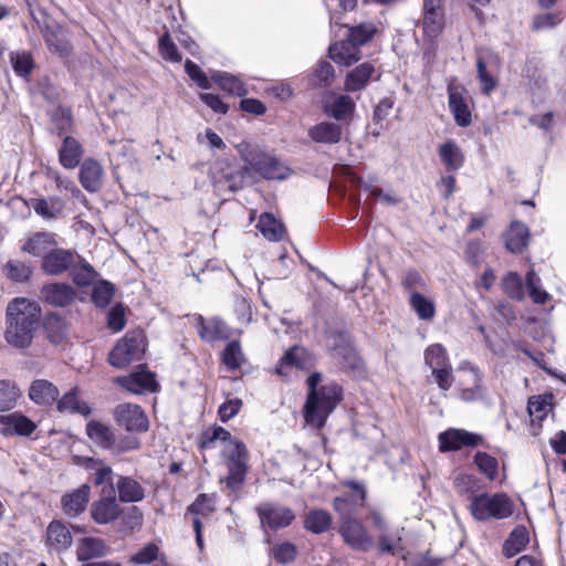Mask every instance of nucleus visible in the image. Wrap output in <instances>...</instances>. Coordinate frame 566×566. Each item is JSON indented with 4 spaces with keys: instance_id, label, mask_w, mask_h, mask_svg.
Instances as JSON below:
<instances>
[{
    "instance_id": "nucleus-44",
    "label": "nucleus",
    "mask_w": 566,
    "mask_h": 566,
    "mask_svg": "<svg viewBox=\"0 0 566 566\" xmlns=\"http://www.w3.org/2000/svg\"><path fill=\"white\" fill-rule=\"evenodd\" d=\"M410 306L420 319L431 321L436 315L434 303L418 292H411Z\"/></svg>"
},
{
    "instance_id": "nucleus-48",
    "label": "nucleus",
    "mask_w": 566,
    "mask_h": 566,
    "mask_svg": "<svg viewBox=\"0 0 566 566\" xmlns=\"http://www.w3.org/2000/svg\"><path fill=\"white\" fill-rule=\"evenodd\" d=\"M256 227L261 233L270 241H279L282 239V224L269 213H264L260 217Z\"/></svg>"
},
{
    "instance_id": "nucleus-36",
    "label": "nucleus",
    "mask_w": 566,
    "mask_h": 566,
    "mask_svg": "<svg viewBox=\"0 0 566 566\" xmlns=\"http://www.w3.org/2000/svg\"><path fill=\"white\" fill-rule=\"evenodd\" d=\"M439 157L449 171H457L464 164V155L459 145L452 139L440 145Z\"/></svg>"
},
{
    "instance_id": "nucleus-41",
    "label": "nucleus",
    "mask_w": 566,
    "mask_h": 566,
    "mask_svg": "<svg viewBox=\"0 0 566 566\" xmlns=\"http://www.w3.org/2000/svg\"><path fill=\"white\" fill-rule=\"evenodd\" d=\"M332 525V516L327 511L313 510L305 517V528L314 534L327 532Z\"/></svg>"
},
{
    "instance_id": "nucleus-58",
    "label": "nucleus",
    "mask_w": 566,
    "mask_h": 566,
    "mask_svg": "<svg viewBox=\"0 0 566 566\" xmlns=\"http://www.w3.org/2000/svg\"><path fill=\"white\" fill-rule=\"evenodd\" d=\"M474 463L489 480H495L497 475V460L486 452H478L474 457Z\"/></svg>"
},
{
    "instance_id": "nucleus-31",
    "label": "nucleus",
    "mask_w": 566,
    "mask_h": 566,
    "mask_svg": "<svg viewBox=\"0 0 566 566\" xmlns=\"http://www.w3.org/2000/svg\"><path fill=\"white\" fill-rule=\"evenodd\" d=\"M374 73L375 67L368 62L357 65L346 75L344 90L349 93L361 91L367 86Z\"/></svg>"
},
{
    "instance_id": "nucleus-49",
    "label": "nucleus",
    "mask_w": 566,
    "mask_h": 566,
    "mask_svg": "<svg viewBox=\"0 0 566 566\" xmlns=\"http://www.w3.org/2000/svg\"><path fill=\"white\" fill-rule=\"evenodd\" d=\"M44 329L52 343H61L65 337V322L56 314H51L45 317Z\"/></svg>"
},
{
    "instance_id": "nucleus-7",
    "label": "nucleus",
    "mask_w": 566,
    "mask_h": 566,
    "mask_svg": "<svg viewBox=\"0 0 566 566\" xmlns=\"http://www.w3.org/2000/svg\"><path fill=\"white\" fill-rule=\"evenodd\" d=\"M223 454L228 467L227 485L232 490H237L245 480L249 452L245 444L241 441L230 442V444L224 446Z\"/></svg>"
},
{
    "instance_id": "nucleus-60",
    "label": "nucleus",
    "mask_w": 566,
    "mask_h": 566,
    "mask_svg": "<svg viewBox=\"0 0 566 566\" xmlns=\"http://www.w3.org/2000/svg\"><path fill=\"white\" fill-rule=\"evenodd\" d=\"M11 63L14 72L20 76H28L33 67V59L29 52L11 53Z\"/></svg>"
},
{
    "instance_id": "nucleus-39",
    "label": "nucleus",
    "mask_w": 566,
    "mask_h": 566,
    "mask_svg": "<svg viewBox=\"0 0 566 566\" xmlns=\"http://www.w3.org/2000/svg\"><path fill=\"white\" fill-rule=\"evenodd\" d=\"M86 433L94 443L104 449L114 444L115 437L112 429L99 421L91 420L86 424Z\"/></svg>"
},
{
    "instance_id": "nucleus-30",
    "label": "nucleus",
    "mask_w": 566,
    "mask_h": 566,
    "mask_svg": "<svg viewBox=\"0 0 566 566\" xmlns=\"http://www.w3.org/2000/svg\"><path fill=\"white\" fill-rule=\"evenodd\" d=\"M84 150L80 142L66 136L59 149V161L65 169H74L78 166Z\"/></svg>"
},
{
    "instance_id": "nucleus-12",
    "label": "nucleus",
    "mask_w": 566,
    "mask_h": 566,
    "mask_svg": "<svg viewBox=\"0 0 566 566\" xmlns=\"http://www.w3.org/2000/svg\"><path fill=\"white\" fill-rule=\"evenodd\" d=\"M77 261V253L67 249H52L42 258L41 269L48 275L57 276L66 271Z\"/></svg>"
},
{
    "instance_id": "nucleus-62",
    "label": "nucleus",
    "mask_w": 566,
    "mask_h": 566,
    "mask_svg": "<svg viewBox=\"0 0 566 566\" xmlns=\"http://www.w3.org/2000/svg\"><path fill=\"white\" fill-rule=\"evenodd\" d=\"M297 549L295 545L289 542L276 544L272 548V556L280 564H287L295 559Z\"/></svg>"
},
{
    "instance_id": "nucleus-61",
    "label": "nucleus",
    "mask_w": 566,
    "mask_h": 566,
    "mask_svg": "<svg viewBox=\"0 0 566 566\" xmlns=\"http://www.w3.org/2000/svg\"><path fill=\"white\" fill-rule=\"evenodd\" d=\"M6 275L15 282H24L31 275V268L20 261H9L4 265Z\"/></svg>"
},
{
    "instance_id": "nucleus-27",
    "label": "nucleus",
    "mask_w": 566,
    "mask_h": 566,
    "mask_svg": "<svg viewBox=\"0 0 566 566\" xmlns=\"http://www.w3.org/2000/svg\"><path fill=\"white\" fill-rule=\"evenodd\" d=\"M314 358L308 350L301 346H293L281 358L276 371L280 375H284V368L286 366H293L298 369H308L313 366Z\"/></svg>"
},
{
    "instance_id": "nucleus-9",
    "label": "nucleus",
    "mask_w": 566,
    "mask_h": 566,
    "mask_svg": "<svg viewBox=\"0 0 566 566\" xmlns=\"http://www.w3.org/2000/svg\"><path fill=\"white\" fill-rule=\"evenodd\" d=\"M116 423L130 432H146L148 418L145 411L134 403H120L114 409Z\"/></svg>"
},
{
    "instance_id": "nucleus-56",
    "label": "nucleus",
    "mask_w": 566,
    "mask_h": 566,
    "mask_svg": "<svg viewBox=\"0 0 566 566\" xmlns=\"http://www.w3.org/2000/svg\"><path fill=\"white\" fill-rule=\"evenodd\" d=\"M114 296V286L107 281L98 282L92 293V301L97 307H106Z\"/></svg>"
},
{
    "instance_id": "nucleus-5",
    "label": "nucleus",
    "mask_w": 566,
    "mask_h": 566,
    "mask_svg": "<svg viewBox=\"0 0 566 566\" xmlns=\"http://www.w3.org/2000/svg\"><path fill=\"white\" fill-rule=\"evenodd\" d=\"M145 348V336L142 331L127 332L109 353L108 361L116 368H124L133 361L140 360Z\"/></svg>"
},
{
    "instance_id": "nucleus-64",
    "label": "nucleus",
    "mask_w": 566,
    "mask_h": 566,
    "mask_svg": "<svg viewBox=\"0 0 566 566\" xmlns=\"http://www.w3.org/2000/svg\"><path fill=\"white\" fill-rule=\"evenodd\" d=\"M188 510L196 516H208L214 511L213 500L207 494H199Z\"/></svg>"
},
{
    "instance_id": "nucleus-43",
    "label": "nucleus",
    "mask_w": 566,
    "mask_h": 566,
    "mask_svg": "<svg viewBox=\"0 0 566 566\" xmlns=\"http://www.w3.org/2000/svg\"><path fill=\"white\" fill-rule=\"evenodd\" d=\"M444 27V13L441 11L423 12L422 29L424 35L433 40L441 34Z\"/></svg>"
},
{
    "instance_id": "nucleus-24",
    "label": "nucleus",
    "mask_w": 566,
    "mask_h": 566,
    "mask_svg": "<svg viewBox=\"0 0 566 566\" xmlns=\"http://www.w3.org/2000/svg\"><path fill=\"white\" fill-rule=\"evenodd\" d=\"M43 38L49 50L60 57H67L72 53L69 35L60 25L46 27Z\"/></svg>"
},
{
    "instance_id": "nucleus-59",
    "label": "nucleus",
    "mask_w": 566,
    "mask_h": 566,
    "mask_svg": "<svg viewBox=\"0 0 566 566\" xmlns=\"http://www.w3.org/2000/svg\"><path fill=\"white\" fill-rule=\"evenodd\" d=\"M46 177L48 179L54 181L55 187L59 191H67L74 198H78L82 195L81 190L76 187V185L71 179L63 177L60 171L50 168L46 171Z\"/></svg>"
},
{
    "instance_id": "nucleus-22",
    "label": "nucleus",
    "mask_w": 566,
    "mask_h": 566,
    "mask_svg": "<svg viewBox=\"0 0 566 566\" xmlns=\"http://www.w3.org/2000/svg\"><path fill=\"white\" fill-rule=\"evenodd\" d=\"M0 424L3 426V434H18L28 437L32 434L36 429L35 422L20 412L1 415Z\"/></svg>"
},
{
    "instance_id": "nucleus-32",
    "label": "nucleus",
    "mask_w": 566,
    "mask_h": 566,
    "mask_svg": "<svg viewBox=\"0 0 566 566\" xmlns=\"http://www.w3.org/2000/svg\"><path fill=\"white\" fill-rule=\"evenodd\" d=\"M118 384L133 394L144 390L154 391L157 387L155 376L150 371H136L127 377L118 378Z\"/></svg>"
},
{
    "instance_id": "nucleus-20",
    "label": "nucleus",
    "mask_w": 566,
    "mask_h": 566,
    "mask_svg": "<svg viewBox=\"0 0 566 566\" xmlns=\"http://www.w3.org/2000/svg\"><path fill=\"white\" fill-rule=\"evenodd\" d=\"M78 179L85 190L97 192L103 186L104 169L97 160L87 158L81 166Z\"/></svg>"
},
{
    "instance_id": "nucleus-35",
    "label": "nucleus",
    "mask_w": 566,
    "mask_h": 566,
    "mask_svg": "<svg viewBox=\"0 0 566 566\" xmlns=\"http://www.w3.org/2000/svg\"><path fill=\"white\" fill-rule=\"evenodd\" d=\"M56 245V241L53 233L49 232H36L28 239L22 245V251L34 256L45 255L51 251L52 247Z\"/></svg>"
},
{
    "instance_id": "nucleus-14",
    "label": "nucleus",
    "mask_w": 566,
    "mask_h": 566,
    "mask_svg": "<svg viewBox=\"0 0 566 566\" xmlns=\"http://www.w3.org/2000/svg\"><path fill=\"white\" fill-rule=\"evenodd\" d=\"M346 485L355 491L356 495L337 496L334 499L333 506L339 514L340 521L353 517L357 509L363 506L366 500V490L361 483L349 481Z\"/></svg>"
},
{
    "instance_id": "nucleus-40",
    "label": "nucleus",
    "mask_w": 566,
    "mask_h": 566,
    "mask_svg": "<svg viewBox=\"0 0 566 566\" xmlns=\"http://www.w3.org/2000/svg\"><path fill=\"white\" fill-rule=\"evenodd\" d=\"M70 275L76 285L87 286L94 281L96 272L85 259L77 254V261L71 266Z\"/></svg>"
},
{
    "instance_id": "nucleus-34",
    "label": "nucleus",
    "mask_w": 566,
    "mask_h": 566,
    "mask_svg": "<svg viewBox=\"0 0 566 566\" xmlns=\"http://www.w3.org/2000/svg\"><path fill=\"white\" fill-rule=\"evenodd\" d=\"M308 136L315 143L337 144L342 138V127L335 123L322 122L308 129Z\"/></svg>"
},
{
    "instance_id": "nucleus-13",
    "label": "nucleus",
    "mask_w": 566,
    "mask_h": 566,
    "mask_svg": "<svg viewBox=\"0 0 566 566\" xmlns=\"http://www.w3.org/2000/svg\"><path fill=\"white\" fill-rule=\"evenodd\" d=\"M438 439L441 452L455 451L463 447H475L482 441L479 434L463 429H448L441 432Z\"/></svg>"
},
{
    "instance_id": "nucleus-47",
    "label": "nucleus",
    "mask_w": 566,
    "mask_h": 566,
    "mask_svg": "<svg viewBox=\"0 0 566 566\" xmlns=\"http://www.w3.org/2000/svg\"><path fill=\"white\" fill-rule=\"evenodd\" d=\"M378 32V28L374 22H363L349 29L348 38L358 48L369 42Z\"/></svg>"
},
{
    "instance_id": "nucleus-26",
    "label": "nucleus",
    "mask_w": 566,
    "mask_h": 566,
    "mask_svg": "<svg viewBox=\"0 0 566 566\" xmlns=\"http://www.w3.org/2000/svg\"><path fill=\"white\" fill-rule=\"evenodd\" d=\"M197 329L200 337L207 342L227 339L231 336V331L220 318L206 321L202 316L197 319Z\"/></svg>"
},
{
    "instance_id": "nucleus-2",
    "label": "nucleus",
    "mask_w": 566,
    "mask_h": 566,
    "mask_svg": "<svg viewBox=\"0 0 566 566\" xmlns=\"http://www.w3.org/2000/svg\"><path fill=\"white\" fill-rule=\"evenodd\" d=\"M322 380L319 373L307 378L308 394L304 406V418L307 424L322 428L328 416L342 400V388L337 384H327L317 388Z\"/></svg>"
},
{
    "instance_id": "nucleus-19",
    "label": "nucleus",
    "mask_w": 566,
    "mask_h": 566,
    "mask_svg": "<svg viewBox=\"0 0 566 566\" xmlns=\"http://www.w3.org/2000/svg\"><path fill=\"white\" fill-rule=\"evenodd\" d=\"M332 357L344 369H359L360 358L356 349L348 343L346 337L339 335L331 347Z\"/></svg>"
},
{
    "instance_id": "nucleus-25",
    "label": "nucleus",
    "mask_w": 566,
    "mask_h": 566,
    "mask_svg": "<svg viewBox=\"0 0 566 566\" xmlns=\"http://www.w3.org/2000/svg\"><path fill=\"white\" fill-rule=\"evenodd\" d=\"M331 59L344 66H349L360 60V49L350 41H339L329 46Z\"/></svg>"
},
{
    "instance_id": "nucleus-21",
    "label": "nucleus",
    "mask_w": 566,
    "mask_h": 566,
    "mask_svg": "<svg viewBox=\"0 0 566 566\" xmlns=\"http://www.w3.org/2000/svg\"><path fill=\"white\" fill-rule=\"evenodd\" d=\"M91 488L83 484L78 489L64 494L61 499L63 512L70 517H76L83 513L90 501Z\"/></svg>"
},
{
    "instance_id": "nucleus-29",
    "label": "nucleus",
    "mask_w": 566,
    "mask_h": 566,
    "mask_svg": "<svg viewBox=\"0 0 566 566\" xmlns=\"http://www.w3.org/2000/svg\"><path fill=\"white\" fill-rule=\"evenodd\" d=\"M114 488L118 492L119 501L123 503L140 502L145 497L144 486L132 476H118Z\"/></svg>"
},
{
    "instance_id": "nucleus-11",
    "label": "nucleus",
    "mask_w": 566,
    "mask_h": 566,
    "mask_svg": "<svg viewBox=\"0 0 566 566\" xmlns=\"http://www.w3.org/2000/svg\"><path fill=\"white\" fill-rule=\"evenodd\" d=\"M339 534L345 543L354 549L367 551L373 546V541L367 530L354 517L340 521Z\"/></svg>"
},
{
    "instance_id": "nucleus-55",
    "label": "nucleus",
    "mask_w": 566,
    "mask_h": 566,
    "mask_svg": "<svg viewBox=\"0 0 566 566\" xmlns=\"http://www.w3.org/2000/svg\"><path fill=\"white\" fill-rule=\"evenodd\" d=\"M424 361L431 369L450 365L447 350L440 344H433L426 349Z\"/></svg>"
},
{
    "instance_id": "nucleus-10",
    "label": "nucleus",
    "mask_w": 566,
    "mask_h": 566,
    "mask_svg": "<svg viewBox=\"0 0 566 566\" xmlns=\"http://www.w3.org/2000/svg\"><path fill=\"white\" fill-rule=\"evenodd\" d=\"M256 512L263 528L286 527L295 517L291 509L274 503H263L256 507Z\"/></svg>"
},
{
    "instance_id": "nucleus-16",
    "label": "nucleus",
    "mask_w": 566,
    "mask_h": 566,
    "mask_svg": "<svg viewBox=\"0 0 566 566\" xmlns=\"http://www.w3.org/2000/svg\"><path fill=\"white\" fill-rule=\"evenodd\" d=\"M41 296L51 306L66 307L75 301L76 291L67 283L54 282L41 289Z\"/></svg>"
},
{
    "instance_id": "nucleus-46",
    "label": "nucleus",
    "mask_w": 566,
    "mask_h": 566,
    "mask_svg": "<svg viewBox=\"0 0 566 566\" xmlns=\"http://www.w3.org/2000/svg\"><path fill=\"white\" fill-rule=\"evenodd\" d=\"M85 465L88 469L95 470V485H114L113 483V470L111 467L106 465L103 460L88 458L85 461Z\"/></svg>"
},
{
    "instance_id": "nucleus-17",
    "label": "nucleus",
    "mask_w": 566,
    "mask_h": 566,
    "mask_svg": "<svg viewBox=\"0 0 566 566\" xmlns=\"http://www.w3.org/2000/svg\"><path fill=\"white\" fill-rule=\"evenodd\" d=\"M354 99L344 94L331 92L324 101L325 113L336 120H345L353 116L355 112Z\"/></svg>"
},
{
    "instance_id": "nucleus-37",
    "label": "nucleus",
    "mask_w": 566,
    "mask_h": 566,
    "mask_svg": "<svg viewBox=\"0 0 566 566\" xmlns=\"http://www.w3.org/2000/svg\"><path fill=\"white\" fill-rule=\"evenodd\" d=\"M530 542V534L525 526L518 525L516 526L505 539L502 552L507 557L511 558L522 552Z\"/></svg>"
},
{
    "instance_id": "nucleus-57",
    "label": "nucleus",
    "mask_w": 566,
    "mask_h": 566,
    "mask_svg": "<svg viewBox=\"0 0 566 566\" xmlns=\"http://www.w3.org/2000/svg\"><path fill=\"white\" fill-rule=\"evenodd\" d=\"M541 280L537 277L534 270H530L526 273V287L528 290L530 296L536 304H545L549 298L547 292L539 287Z\"/></svg>"
},
{
    "instance_id": "nucleus-15",
    "label": "nucleus",
    "mask_w": 566,
    "mask_h": 566,
    "mask_svg": "<svg viewBox=\"0 0 566 566\" xmlns=\"http://www.w3.org/2000/svg\"><path fill=\"white\" fill-rule=\"evenodd\" d=\"M45 543L51 552L62 553L67 551L73 544L70 526L60 520L50 522L46 527Z\"/></svg>"
},
{
    "instance_id": "nucleus-33",
    "label": "nucleus",
    "mask_w": 566,
    "mask_h": 566,
    "mask_svg": "<svg viewBox=\"0 0 566 566\" xmlns=\"http://www.w3.org/2000/svg\"><path fill=\"white\" fill-rule=\"evenodd\" d=\"M530 233L527 227L514 221L505 233V245L513 253L522 252L528 244Z\"/></svg>"
},
{
    "instance_id": "nucleus-23",
    "label": "nucleus",
    "mask_w": 566,
    "mask_h": 566,
    "mask_svg": "<svg viewBox=\"0 0 566 566\" xmlns=\"http://www.w3.org/2000/svg\"><path fill=\"white\" fill-rule=\"evenodd\" d=\"M449 93V108L454 116L458 126L467 127L471 124L472 116L468 105V99L464 92L458 87L450 86Z\"/></svg>"
},
{
    "instance_id": "nucleus-52",
    "label": "nucleus",
    "mask_w": 566,
    "mask_h": 566,
    "mask_svg": "<svg viewBox=\"0 0 566 566\" xmlns=\"http://www.w3.org/2000/svg\"><path fill=\"white\" fill-rule=\"evenodd\" d=\"M221 441L224 446L230 444V442H241L238 439H232L231 433L222 427H213L203 432L200 447L202 449L210 448L214 441Z\"/></svg>"
},
{
    "instance_id": "nucleus-3",
    "label": "nucleus",
    "mask_w": 566,
    "mask_h": 566,
    "mask_svg": "<svg viewBox=\"0 0 566 566\" xmlns=\"http://www.w3.org/2000/svg\"><path fill=\"white\" fill-rule=\"evenodd\" d=\"M469 511L479 522L504 520L513 514L514 502L505 493H482L470 496Z\"/></svg>"
},
{
    "instance_id": "nucleus-54",
    "label": "nucleus",
    "mask_w": 566,
    "mask_h": 566,
    "mask_svg": "<svg viewBox=\"0 0 566 566\" xmlns=\"http://www.w3.org/2000/svg\"><path fill=\"white\" fill-rule=\"evenodd\" d=\"M504 293L514 300L524 298V287L521 276L516 272H509L502 280Z\"/></svg>"
},
{
    "instance_id": "nucleus-8",
    "label": "nucleus",
    "mask_w": 566,
    "mask_h": 566,
    "mask_svg": "<svg viewBox=\"0 0 566 566\" xmlns=\"http://www.w3.org/2000/svg\"><path fill=\"white\" fill-rule=\"evenodd\" d=\"M123 513L114 485H105L101 489L99 499L91 506V517L99 525L111 524Z\"/></svg>"
},
{
    "instance_id": "nucleus-38",
    "label": "nucleus",
    "mask_w": 566,
    "mask_h": 566,
    "mask_svg": "<svg viewBox=\"0 0 566 566\" xmlns=\"http://www.w3.org/2000/svg\"><path fill=\"white\" fill-rule=\"evenodd\" d=\"M107 553V546L102 538L84 537L80 541L76 555L78 560L87 562L93 558H98Z\"/></svg>"
},
{
    "instance_id": "nucleus-63",
    "label": "nucleus",
    "mask_w": 566,
    "mask_h": 566,
    "mask_svg": "<svg viewBox=\"0 0 566 566\" xmlns=\"http://www.w3.org/2000/svg\"><path fill=\"white\" fill-rule=\"evenodd\" d=\"M159 52L164 60L178 63L181 61V55L178 52L177 45L171 40L168 33H165L159 39Z\"/></svg>"
},
{
    "instance_id": "nucleus-45",
    "label": "nucleus",
    "mask_w": 566,
    "mask_h": 566,
    "mask_svg": "<svg viewBox=\"0 0 566 566\" xmlns=\"http://www.w3.org/2000/svg\"><path fill=\"white\" fill-rule=\"evenodd\" d=\"M57 409L61 412H74L83 416H88L91 413L90 407L81 401L77 397V392L75 389L65 394L57 403Z\"/></svg>"
},
{
    "instance_id": "nucleus-53",
    "label": "nucleus",
    "mask_w": 566,
    "mask_h": 566,
    "mask_svg": "<svg viewBox=\"0 0 566 566\" xmlns=\"http://www.w3.org/2000/svg\"><path fill=\"white\" fill-rule=\"evenodd\" d=\"M222 361L232 370L241 367L244 361V356L238 340H232L226 346L222 353Z\"/></svg>"
},
{
    "instance_id": "nucleus-28",
    "label": "nucleus",
    "mask_w": 566,
    "mask_h": 566,
    "mask_svg": "<svg viewBox=\"0 0 566 566\" xmlns=\"http://www.w3.org/2000/svg\"><path fill=\"white\" fill-rule=\"evenodd\" d=\"M60 395L55 385L46 379L32 381L29 388V398L40 406H50L56 401Z\"/></svg>"
},
{
    "instance_id": "nucleus-50",
    "label": "nucleus",
    "mask_w": 566,
    "mask_h": 566,
    "mask_svg": "<svg viewBox=\"0 0 566 566\" xmlns=\"http://www.w3.org/2000/svg\"><path fill=\"white\" fill-rule=\"evenodd\" d=\"M212 80L228 93L235 96H243L247 94L243 83L235 76L228 73H218L212 75Z\"/></svg>"
},
{
    "instance_id": "nucleus-6",
    "label": "nucleus",
    "mask_w": 566,
    "mask_h": 566,
    "mask_svg": "<svg viewBox=\"0 0 566 566\" xmlns=\"http://www.w3.org/2000/svg\"><path fill=\"white\" fill-rule=\"evenodd\" d=\"M243 160L250 165L252 174L258 172L264 179L284 180L291 175V169L279 157L256 148L247 151Z\"/></svg>"
},
{
    "instance_id": "nucleus-51",
    "label": "nucleus",
    "mask_w": 566,
    "mask_h": 566,
    "mask_svg": "<svg viewBox=\"0 0 566 566\" xmlns=\"http://www.w3.org/2000/svg\"><path fill=\"white\" fill-rule=\"evenodd\" d=\"M21 392L10 381H0V411H7L15 407Z\"/></svg>"
},
{
    "instance_id": "nucleus-1",
    "label": "nucleus",
    "mask_w": 566,
    "mask_h": 566,
    "mask_svg": "<svg viewBox=\"0 0 566 566\" xmlns=\"http://www.w3.org/2000/svg\"><path fill=\"white\" fill-rule=\"evenodd\" d=\"M41 308L36 302L25 297H15L9 302L6 311L4 339L15 348L31 345L39 326Z\"/></svg>"
},
{
    "instance_id": "nucleus-18",
    "label": "nucleus",
    "mask_w": 566,
    "mask_h": 566,
    "mask_svg": "<svg viewBox=\"0 0 566 566\" xmlns=\"http://www.w3.org/2000/svg\"><path fill=\"white\" fill-rule=\"evenodd\" d=\"M27 206L44 220H55L63 214L65 202L57 196L30 198Z\"/></svg>"
},
{
    "instance_id": "nucleus-4",
    "label": "nucleus",
    "mask_w": 566,
    "mask_h": 566,
    "mask_svg": "<svg viewBox=\"0 0 566 566\" xmlns=\"http://www.w3.org/2000/svg\"><path fill=\"white\" fill-rule=\"evenodd\" d=\"M211 176L216 186H226L231 191L244 188L253 179L250 165H240L235 159L217 160L211 168Z\"/></svg>"
},
{
    "instance_id": "nucleus-42",
    "label": "nucleus",
    "mask_w": 566,
    "mask_h": 566,
    "mask_svg": "<svg viewBox=\"0 0 566 566\" xmlns=\"http://www.w3.org/2000/svg\"><path fill=\"white\" fill-rule=\"evenodd\" d=\"M552 397L546 396H532L528 399V415L531 417V421L534 424L541 422L547 417L548 412L552 410L551 399Z\"/></svg>"
}]
</instances>
